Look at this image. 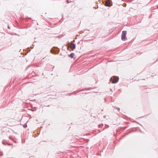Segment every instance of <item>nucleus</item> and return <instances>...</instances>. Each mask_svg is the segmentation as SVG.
Instances as JSON below:
<instances>
[{
  "mask_svg": "<svg viewBox=\"0 0 158 158\" xmlns=\"http://www.w3.org/2000/svg\"><path fill=\"white\" fill-rule=\"evenodd\" d=\"M60 50L57 47H54L51 50V52L52 53L58 54Z\"/></svg>",
  "mask_w": 158,
  "mask_h": 158,
  "instance_id": "f257e3e1",
  "label": "nucleus"
},
{
  "mask_svg": "<svg viewBox=\"0 0 158 158\" xmlns=\"http://www.w3.org/2000/svg\"><path fill=\"white\" fill-rule=\"evenodd\" d=\"M110 80L113 83L117 82L118 81V77L116 76H113L110 78Z\"/></svg>",
  "mask_w": 158,
  "mask_h": 158,
  "instance_id": "f03ea898",
  "label": "nucleus"
},
{
  "mask_svg": "<svg viewBox=\"0 0 158 158\" xmlns=\"http://www.w3.org/2000/svg\"><path fill=\"white\" fill-rule=\"evenodd\" d=\"M126 34L127 31H122L121 35V39L122 40H125Z\"/></svg>",
  "mask_w": 158,
  "mask_h": 158,
  "instance_id": "7ed1b4c3",
  "label": "nucleus"
},
{
  "mask_svg": "<svg viewBox=\"0 0 158 158\" xmlns=\"http://www.w3.org/2000/svg\"><path fill=\"white\" fill-rule=\"evenodd\" d=\"M70 48L73 50L76 48L75 44L74 43H71L70 44Z\"/></svg>",
  "mask_w": 158,
  "mask_h": 158,
  "instance_id": "20e7f679",
  "label": "nucleus"
},
{
  "mask_svg": "<svg viewBox=\"0 0 158 158\" xmlns=\"http://www.w3.org/2000/svg\"><path fill=\"white\" fill-rule=\"evenodd\" d=\"M110 1L107 0L106 2L105 5L107 6H110Z\"/></svg>",
  "mask_w": 158,
  "mask_h": 158,
  "instance_id": "39448f33",
  "label": "nucleus"
},
{
  "mask_svg": "<svg viewBox=\"0 0 158 158\" xmlns=\"http://www.w3.org/2000/svg\"><path fill=\"white\" fill-rule=\"evenodd\" d=\"M74 55V53H72L70 55H69V56L71 58H73Z\"/></svg>",
  "mask_w": 158,
  "mask_h": 158,
  "instance_id": "423d86ee",
  "label": "nucleus"
},
{
  "mask_svg": "<svg viewBox=\"0 0 158 158\" xmlns=\"http://www.w3.org/2000/svg\"><path fill=\"white\" fill-rule=\"evenodd\" d=\"M114 108L115 109H116V110H117L118 111H119L120 110V108L116 106H114Z\"/></svg>",
  "mask_w": 158,
  "mask_h": 158,
  "instance_id": "0eeeda50",
  "label": "nucleus"
},
{
  "mask_svg": "<svg viewBox=\"0 0 158 158\" xmlns=\"http://www.w3.org/2000/svg\"><path fill=\"white\" fill-rule=\"evenodd\" d=\"M23 127L24 128H25L27 127V125L26 124H25L23 125Z\"/></svg>",
  "mask_w": 158,
  "mask_h": 158,
  "instance_id": "6e6552de",
  "label": "nucleus"
},
{
  "mask_svg": "<svg viewBox=\"0 0 158 158\" xmlns=\"http://www.w3.org/2000/svg\"><path fill=\"white\" fill-rule=\"evenodd\" d=\"M66 2H67L68 3H69V1H68V0H67V1H66Z\"/></svg>",
  "mask_w": 158,
  "mask_h": 158,
  "instance_id": "1a4fd4ad",
  "label": "nucleus"
},
{
  "mask_svg": "<svg viewBox=\"0 0 158 158\" xmlns=\"http://www.w3.org/2000/svg\"><path fill=\"white\" fill-rule=\"evenodd\" d=\"M106 117V115H104V116H103L104 118H105Z\"/></svg>",
  "mask_w": 158,
  "mask_h": 158,
  "instance_id": "9d476101",
  "label": "nucleus"
},
{
  "mask_svg": "<svg viewBox=\"0 0 158 158\" xmlns=\"http://www.w3.org/2000/svg\"><path fill=\"white\" fill-rule=\"evenodd\" d=\"M102 125H103V124H101V125H99V126H98L99 127H100L101 126H102Z\"/></svg>",
  "mask_w": 158,
  "mask_h": 158,
  "instance_id": "9b49d317",
  "label": "nucleus"
},
{
  "mask_svg": "<svg viewBox=\"0 0 158 158\" xmlns=\"http://www.w3.org/2000/svg\"><path fill=\"white\" fill-rule=\"evenodd\" d=\"M106 126H107V127H109V126L108 125H106Z\"/></svg>",
  "mask_w": 158,
  "mask_h": 158,
  "instance_id": "f8f14e48",
  "label": "nucleus"
},
{
  "mask_svg": "<svg viewBox=\"0 0 158 158\" xmlns=\"http://www.w3.org/2000/svg\"><path fill=\"white\" fill-rule=\"evenodd\" d=\"M2 143L4 144V142H2Z\"/></svg>",
  "mask_w": 158,
  "mask_h": 158,
  "instance_id": "ddd939ff",
  "label": "nucleus"
}]
</instances>
